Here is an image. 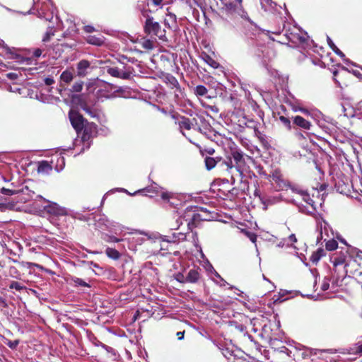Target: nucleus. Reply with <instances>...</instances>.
<instances>
[{"mask_svg": "<svg viewBox=\"0 0 362 362\" xmlns=\"http://www.w3.org/2000/svg\"><path fill=\"white\" fill-rule=\"evenodd\" d=\"M354 350L356 354H362V343H358L357 344H356Z\"/></svg>", "mask_w": 362, "mask_h": 362, "instance_id": "680f3d73", "label": "nucleus"}, {"mask_svg": "<svg viewBox=\"0 0 362 362\" xmlns=\"http://www.w3.org/2000/svg\"><path fill=\"white\" fill-rule=\"evenodd\" d=\"M81 134V140L83 142H88L87 147L90 146V141L97 135L98 126L94 122H87L84 124Z\"/></svg>", "mask_w": 362, "mask_h": 362, "instance_id": "6e6552de", "label": "nucleus"}, {"mask_svg": "<svg viewBox=\"0 0 362 362\" xmlns=\"http://www.w3.org/2000/svg\"><path fill=\"white\" fill-rule=\"evenodd\" d=\"M83 30L87 33H91L94 32L95 30L93 26L88 25L83 27Z\"/></svg>", "mask_w": 362, "mask_h": 362, "instance_id": "13d9d810", "label": "nucleus"}, {"mask_svg": "<svg viewBox=\"0 0 362 362\" xmlns=\"http://www.w3.org/2000/svg\"><path fill=\"white\" fill-rule=\"evenodd\" d=\"M178 124L181 129L190 130L192 128V122L189 118L182 116L178 121Z\"/></svg>", "mask_w": 362, "mask_h": 362, "instance_id": "bb28decb", "label": "nucleus"}, {"mask_svg": "<svg viewBox=\"0 0 362 362\" xmlns=\"http://www.w3.org/2000/svg\"><path fill=\"white\" fill-rule=\"evenodd\" d=\"M231 160L233 159L234 169L235 172V176L241 177L243 171L247 168V163L245 159L252 160V157L245 155L240 150L237 148H233L230 151Z\"/></svg>", "mask_w": 362, "mask_h": 362, "instance_id": "39448f33", "label": "nucleus"}, {"mask_svg": "<svg viewBox=\"0 0 362 362\" xmlns=\"http://www.w3.org/2000/svg\"><path fill=\"white\" fill-rule=\"evenodd\" d=\"M52 170V166L47 160H42L39 163V165L37 167L38 173H48Z\"/></svg>", "mask_w": 362, "mask_h": 362, "instance_id": "c756f323", "label": "nucleus"}, {"mask_svg": "<svg viewBox=\"0 0 362 362\" xmlns=\"http://www.w3.org/2000/svg\"><path fill=\"white\" fill-rule=\"evenodd\" d=\"M0 304L2 305L3 308H6L8 306L6 300L0 296Z\"/></svg>", "mask_w": 362, "mask_h": 362, "instance_id": "774afa93", "label": "nucleus"}, {"mask_svg": "<svg viewBox=\"0 0 362 362\" xmlns=\"http://www.w3.org/2000/svg\"><path fill=\"white\" fill-rule=\"evenodd\" d=\"M185 276L182 273L178 272L175 275V279L181 284H185L187 283V280L185 279Z\"/></svg>", "mask_w": 362, "mask_h": 362, "instance_id": "de8ad7c7", "label": "nucleus"}, {"mask_svg": "<svg viewBox=\"0 0 362 362\" xmlns=\"http://www.w3.org/2000/svg\"><path fill=\"white\" fill-rule=\"evenodd\" d=\"M279 111L278 112V115H285L288 116L286 107L284 105H281L279 107Z\"/></svg>", "mask_w": 362, "mask_h": 362, "instance_id": "864d4df0", "label": "nucleus"}, {"mask_svg": "<svg viewBox=\"0 0 362 362\" xmlns=\"http://www.w3.org/2000/svg\"><path fill=\"white\" fill-rule=\"evenodd\" d=\"M326 255V252L323 248L319 247L313 252L310 257V261L316 265L322 257Z\"/></svg>", "mask_w": 362, "mask_h": 362, "instance_id": "412c9836", "label": "nucleus"}, {"mask_svg": "<svg viewBox=\"0 0 362 362\" xmlns=\"http://www.w3.org/2000/svg\"><path fill=\"white\" fill-rule=\"evenodd\" d=\"M270 178L276 185L278 190H283L288 186V182L284 178L280 169H275L269 174Z\"/></svg>", "mask_w": 362, "mask_h": 362, "instance_id": "9d476101", "label": "nucleus"}, {"mask_svg": "<svg viewBox=\"0 0 362 362\" xmlns=\"http://www.w3.org/2000/svg\"><path fill=\"white\" fill-rule=\"evenodd\" d=\"M10 273L11 274V276L16 278H18L17 274H18V271L15 267H11L10 268Z\"/></svg>", "mask_w": 362, "mask_h": 362, "instance_id": "69168bd1", "label": "nucleus"}, {"mask_svg": "<svg viewBox=\"0 0 362 362\" xmlns=\"http://www.w3.org/2000/svg\"><path fill=\"white\" fill-rule=\"evenodd\" d=\"M141 191H146V192L149 193H158V191L156 189V187H148L146 189H143Z\"/></svg>", "mask_w": 362, "mask_h": 362, "instance_id": "bf43d9fd", "label": "nucleus"}, {"mask_svg": "<svg viewBox=\"0 0 362 362\" xmlns=\"http://www.w3.org/2000/svg\"><path fill=\"white\" fill-rule=\"evenodd\" d=\"M10 289H16V291H21L22 290H25L26 287L25 286H23L21 283L18 281H11V283L9 285Z\"/></svg>", "mask_w": 362, "mask_h": 362, "instance_id": "ea45409f", "label": "nucleus"}, {"mask_svg": "<svg viewBox=\"0 0 362 362\" xmlns=\"http://www.w3.org/2000/svg\"><path fill=\"white\" fill-rule=\"evenodd\" d=\"M221 161L220 157L212 158L206 156L204 159L205 166L208 170L213 169Z\"/></svg>", "mask_w": 362, "mask_h": 362, "instance_id": "393cba45", "label": "nucleus"}, {"mask_svg": "<svg viewBox=\"0 0 362 362\" xmlns=\"http://www.w3.org/2000/svg\"><path fill=\"white\" fill-rule=\"evenodd\" d=\"M42 49L37 48V49H35L33 52V56L35 57H40L42 54Z\"/></svg>", "mask_w": 362, "mask_h": 362, "instance_id": "338daca9", "label": "nucleus"}, {"mask_svg": "<svg viewBox=\"0 0 362 362\" xmlns=\"http://www.w3.org/2000/svg\"><path fill=\"white\" fill-rule=\"evenodd\" d=\"M4 343L10 349H16V347L18 346V344L20 343V340L19 339H16V340L12 341V340L6 339Z\"/></svg>", "mask_w": 362, "mask_h": 362, "instance_id": "37998d69", "label": "nucleus"}, {"mask_svg": "<svg viewBox=\"0 0 362 362\" xmlns=\"http://www.w3.org/2000/svg\"><path fill=\"white\" fill-rule=\"evenodd\" d=\"M329 288V283L328 279H325L321 285V290L325 291Z\"/></svg>", "mask_w": 362, "mask_h": 362, "instance_id": "6e6d98bb", "label": "nucleus"}, {"mask_svg": "<svg viewBox=\"0 0 362 362\" xmlns=\"http://www.w3.org/2000/svg\"><path fill=\"white\" fill-rule=\"evenodd\" d=\"M245 233L253 243L257 241V235L255 233L250 231H245Z\"/></svg>", "mask_w": 362, "mask_h": 362, "instance_id": "603ef678", "label": "nucleus"}, {"mask_svg": "<svg viewBox=\"0 0 362 362\" xmlns=\"http://www.w3.org/2000/svg\"><path fill=\"white\" fill-rule=\"evenodd\" d=\"M259 124V123L254 119H248L246 122H245V125L249 127V128H252L254 129V132L256 131V129H258V125Z\"/></svg>", "mask_w": 362, "mask_h": 362, "instance_id": "c03bdc74", "label": "nucleus"}, {"mask_svg": "<svg viewBox=\"0 0 362 362\" xmlns=\"http://www.w3.org/2000/svg\"><path fill=\"white\" fill-rule=\"evenodd\" d=\"M68 115L71 126L78 135L81 134L83 128H84V124L88 120L78 110L74 109L69 110Z\"/></svg>", "mask_w": 362, "mask_h": 362, "instance_id": "0eeeda50", "label": "nucleus"}, {"mask_svg": "<svg viewBox=\"0 0 362 362\" xmlns=\"http://www.w3.org/2000/svg\"><path fill=\"white\" fill-rule=\"evenodd\" d=\"M196 146L199 148V152L202 156H204V153L213 155L215 153V149L213 147L209 146L203 142L196 144Z\"/></svg>", "mask_w": 362, "mask_h": 362, "instance_id": "a878e982", "label": "nucleus"}, {"mask_svg": "<svg viewBox=\"0 0 362 362\" xmlns=\"http://www.w3.org/2000/svg\"><path fill=\"white\" fill-rule=\"evenodd\" d=\"M313 124L310 121L302 116L296 115L292 117V129H300L304 132L310 130Z\"/></svg>", "mask_w": 362, "mask_h": 362, "instance_id": "1a4fd4ad", "label": "nucleus"}, {"mask_svg": "<svg viewBox=\"0 0 362 362\" xmlns=\"http://www.w3.org/2000/svg\"><path fill=\"white\" fill-rule=\"evenodd\" d=\"M202 279V269L199 267L189 269L185 276L187 283L198 284Z\"/></svg>", "mask_w": 362, "mask_h": 362, "instance_id": "2eb2a0df", "label": "nucleus"}, {"mask_svg": "<svg viewBox=\"0 0 362 362\" xmlns=\"http://www.w3.org/2000/svg\"><path fill=\"white\" fill-rule=\"evenodd\" d=\"M279 120L288 130H291L292 123L288 116L280 115L279 117Z\"/></svg>", "mask_w": 362, "mask_h": 362, "instance_id": "c9c22d12", "label": "nucleus"}, {"mask_svg": "<svg viewBox=\"0 0 362 362\" xmlns=\"http://www.w3.org/2000/svg\"><path fill=\"white\" fill-rule=\"evenodd\" d=\"M71 281L74 286L90 287V284L86 283L84 280L76 276L71 277Z\"/></svg>", "mask_w": 362, "mask_h": 362, "instance_id": "2f4dec72", "label": "nucleus"}, {"mask_svg": "<svg viewBox=\"0 0 362 362\" xmlns=\"http://www.w3.org/2000/svg\"><path fill=\"white\" fill-rule=\"evenodd\" d=\"M218 165L221 168L222 170L226 171L228 174L230 175L231 179L234 180L235 172L231 157L228 156L226 159H222L221 158V161Z\"/></svg>", "mask_w": 362, "mask_h": 362, "instance_id": "dca6fc26", "label": "nucleus"}, {"mask_svg": "<svg viewBox=\"0 0 362 362\" xmlns=\"http://www.w3.org/2000/svg\"><path fill=\"white\" fill-rule=\"evenodd\" d=\"M37 16L40 18H45L46 21H50L52 18V15L49 14L47 16L43 11L37 10Z\"/></svg>", "mask_w": 362, "mask_h": 362, "instance_id": "3c124183", "label": "nucleus"}, {"mask_svg": "<svg viewBox=\"0 0 362 362\" xmlns=\"http://www.w3.org/2000/svg\"><path fill=\"white\" fill-rule=\"evenodd\" d=\"M54 31L52 30V28H49L44 35L43 37H42V41L46 42H48L49 41V40L51 39V37L52 36H54Z\"/></svg>", "mask_w": 362, "mask_h": 362, "instance_id": "a18cd8bd", "label": "nucleus"}, {"mask_svg": "<svg viewBox=\"0 0 362 362\" xmlns=\"http://www.w3.org/2000/svg\"><path fill=\"white\" fill-rule=\"evenodd\" d=\"M160 199L163 201V204L165 207L169 206L170 208H176L179 205V199H177L176 195L171 192H161Z\"/></svg>", "mask_w": 362, "mask_h": 362, "instance_id": "ddd939ff", "label": "nucleus"}, {"mask_svg": "<svg viewBox=\"0 0 362 362\" xmlns=\"http://www.w3.org/2000/svg\"><path fill=\"white\" fill-rule=\"evenodd\" d=\"M141 11L142 16L146 18L144 25V33L151 37H158L160 40H163L165 37V30L162 29L160 23L151 16V11L143 8Z\"/></svg>", "mask_w": 362, "mask_h": 362, "instance_id": "f03ea898", "label": "nucleus"}, {"mask_svg": "<svg viewBox=\"0 0 362 362\" xmlns=\"http://www.w3.org/2000/svg\"><path fill=\"white\" fill-rule=\"evenodd\" d=\"M83 86V81H76L72 86V87L71 88V91L74 92V93H79V92H81L82 90Z\"/></svg>", "mask_w": 362, "mask_h": 362, "instance_id": "a19ab883", "label": "nucleus"}, {"mask_svg": "<svg viewBox=\"0 0 362 362\" xmlns=\"http://www.w3.org/2000/svg\"><path fill=\"white\" fill-rule=\"evenodd\" d=\"M160 199L163 201V204L165 207L169 206L170 208H176L179 205V199H177L176 195L171 192H161Z\"/></svg>", "mask_w": 362, "mask_h": 362, "instance_id": "9b49d317", "label": "nucleus"}, {"mask_svg": "<svg viewBox=\"0 0 362 362\" xmlns=\"http://www.w3.org/2000/svg\"><path fill=\"white\" fill-rule=\"evenodd\" d=\"M208 89L203 85H198L194 88V93L198 97H202L207 94Z\"/></svg>", "mask_w": 362, "mask_h": 362, "instance_id": "473e14b6", "label": "nucleus"}, {"mask_svg": "<svg viewBox=\"0 0 362 362\" xmlns=\"http://www.w3.org/2000/svg\"><path fill=\"white\" fill-rule=\"evenodd\" d=\"M20 191L2 187L1 192L5 195H13L19 193Z\"/></svg>", "mask_w": 362, "mask_h": 362, "instance_id": "49530a36", "label": "nucleus"}, {"mask_svg": "<svg viewBox=\"0 0 362 362\" xmlns=\"http://www.w3.org/2000/svg\"><path fill=\"white\" fill-rule=\"evenodd\" d=\"M45 211L53 216H64L66 214V209L60 206L58 204L52 202L49 204L45 206Z\"/></svg>", "mask_w": 362, "mask_h": 362, "instance_id": "f3484780", "label": "nucleus"}, {"mask_svg": "<svg viewBox=\"0 0 362 362\" xmlns=\"http://www.w3.org/2000/svg\"><path fill=\"white\" fill-rule=\"evenodd\" d=\"M6 76L8 78H9L11 80H16L18 78V75L16 73L11 72V73L7 74Z\"/></svg>", "mask_w": 362, "mask_h": 362, "instance_id": "e2e57ef3", "label": "nucleus"}, {"mask_svg": "<svg viewBox=\"0 0 362 362\" xmlns=\"http://www.w3.org/2000/svg\"><path fill=\"white\" fill-rule=\"evenodd\" d=\"M282 30H285L284 35L291 43L300 45L303 47L308 45L309 36L307 33L303 32L300 28L288 23L284 24Z\"/></svg>", "mask_w": 362, "mask_h": 362, "instance_id": "7ed1b4c3", "label": "nucleus"}, {"mask_svg": "<svg viewBox=\"0 0 362 362\" xmlns=\"http://www.w3.org/2000/svg\"><path fill=\"white\" fill-rule=\"evenodd\" d=\"M163 81L171 89L175 88L177 91L181 92L180 86L177 78L173 75L167 74L164 76Z\"/></svg>", "mask_w": 362, "mask_h": 362, "instance_id": "6ab92c4d", "label": "nucleus"}, {"mask_svg": "<svg viewBox=\"0 0 362 362\" xmlns=\"http://www.w3.org/2000/svg\"><path fill=\"white\" fill-rule=\"evenodd\" d=\"M164 25L168 28L172 29L177 26V17L175 14L173 13H168L167 18L164 20Z\"/></svg>", "mask_w": 362, "mask_h": 362, "instance_id": "5701e85b", "label": "nucleus"}, {"mask_svg": "<svg viewBox=\"0 0 362 362\" xmlns=\"http://www.w3.org/2000/svg\"><path fill=\"white\" fill-rule=\"evenodd\" d=\"M255 134L258 138L259 141L261 142L264 148L269 149L271 147L267 136L263 134L259 129H256Z\"/></svg>", "mask_w": 362, "mask_h": 362, "instance_id": "cd10ccee", "label": "nucleus"}, {"mask_svg": "<svg viewBox=\"0 0 362 362\" xmlns=\"http://www.w3.org/2000/svg\"><path fill=\"white\" fill-rule=\"evenodd\" d=\"M338 247V243L334 239L329 240L325 243V249L328 251L335 250Z\"/></svg>", "mask_w": 362, "mask_h": 362, "instance_id": "e433bc0d", "label": "nucleus"}, {"mask_svg": "<svg viewBox=\"0 0 362 362\" xmlns=\"http://www.w3.org/2000/svg\"><path fill=\"white\" fill-rule=\"evenodd\" d=\"M5 50L6 55L8 59H16L18 62H23L25 59L21 54L15 52L11 48L8 47H4Z\"/></svg>", "mask_w": 362, "mask_h": 362, "instance_id": "b1692460", "label": "nucleus"}, {"mask_svg": "<svg viewBox=\"0 0 362 362\" xmlns=\"http://www.w3.org/2000/svg\"><path fill=\"white\" fill-rule=\"evenodd\" d=\"M204 62L209 64L210 66H211L214 69H217L219 67L220 64L218 62H217L216 60H214L211 56L209 54H205L204 57H203Z\"/></svg>", "mask_w": 362, "mask_h": 362, "instance_id": "72a5a7b5", "label": "nucleus"}, {"mask_svg": "<svg viewBox=\"0 0 362 362\" xmlns=\"http://www.w3.org/2000/svg\"><path fill=\"white\" fill-rule=\"evenodd\" d=\"M107 73L111 76L119 78L122 79H129L131 77V71L121 72L117 67H109L107 69Z\"/></svg>", "mask_w": 362, "mask_h": 362, "instance_id": "a211bd4d", "label": "nucleus"}, {"mask_svg": "<svg viewBox=\"0 0 362 362\" xmlns=\"http://www.w3.org/2000/svg\"><path fill=\"white\" fill-rule=\"evenodd\" d=\"M81 108L91 117H94L95 116V114L92 111L91 108L87 104L85 103L81 105Z\"/></svg>", "mask_w": 362, "mask_h": 362, "instance_id": "8fccbe9b", "label": "nucleus"}, {"mask_svg": "<svg viewBox=\"0 0 362 362\" xmlns=\"http://www.w3.org/2000/svg\"><path fill=\"white\" fill-rule=\"evenodd\" d=\"M105 254L109 258L112 259L114 260H117L121 257V255L119 252V251L112 247H107L105 250Z\"/></svg>", "mask_w": 362, "mask_h": 362, "instance_id": "7c9ffc66", "label": "nucleus"}, {"mask_svg": "<svg viewBox=\"0 0 362 362\" xmlns=\"http://www.w3.org/2000/svg\"><path fill=\"white\" fill-rule=\"evenodd\" d=\"M254 195L255 197H259V199L261 200L262 203L264 204V205H266L267 204V202H269V200L267 199H266L264 197H262L261 196V193H260V191L257 189H256L254 192Z\"/></svg>", "mask_w": 362, "mask_h": 362, "instance_id": "09e8293b", "label": "nucleus"}, {"mask_svg": "<svg viewBox=\"0 0 362 362\" xmlns=\"http://www.w3.org/2000/svg\"><path fill=\"white\" fill-rule=\"evenodd\" d=\"M333 76L335 83L341 89H354L355 84L358 83L347 69H344L342 72H339L337 70L334 71Z\"/></svg>", "mask_w": 362, "mask_h": 362, "instance_id": "20e7f679", "label": "nucleus"}, {"mask_svg": "<svg viewBox=\"0 0 362 362\" xmlns=\"http://www.w3.org/2000/svg\"><path fill=\"white\" fill-rule=\"evenodd\" d=\"M331 262L334 267L344 265L346 274H354L355 264L358 262V264H362V252H357L355 255L351 253L349 248L341 249L339 252H336L331 257Z\"/></svg>", "mask_w": 362, "mask_h": 362, "instance_id": "f257e3e1", "label": "nucleus"}, {"mask_svg": "<svg viewBox=\"0 0 362 362\" xmlns=\"http://www.w3.org/2000/svg\"><path fill=\"white\" fill-rule=\"evenodd\" d=\"M21 264L23 267H27L28 268H31L33 267H36V268L39 269L41 271H47L46 269H45V267L43 266H42L39 264H37V263L22 262H21Z\"/></svg>", "mask_w": 362, "mask_h": 362, "instance_id": "58836bf2", "label": "nucleus"}, {"mask_svg": "<svg viewBox=\"0 0 362 362\" xmlns=\"http://www.w3.org/2000/svg\"><path fill=\"white\" fill-rule=\"evenodd\" d=\"M88 43L96 45L101 46L104 44V38L103 37H96L93 35L88 36L86 39Z\"/></svg>", "mask_w": 362, "mask_h": 362, "instance_id": "c85d7f7f", "label": "nucleus"}, {"mask_svg": "<svg viewBox=\"0 0 362 362\" xmlns=\"http://www.w3.org/2000/svg\"><path fill=\"white\" fill-rule=\"evenodd\" d=\"M141 47L146 50H152L154 47L153 41L151 39L143 38L141 42Z\"/></svg>", "mask_w": 362, "mask_h": 362, "instance_id": "f704fd0d", "label": "nucleus"}, {"mask_svg": "<svg viewBox=\"0 0 362 362\" xmlns=\"http://www.w3.org/2000/svg\"><path fill=\"white\" fill-rule=\"evenodd\" d=\"M328 45L332 51L340 57H344V54L334 45L330 38H328Z\"/></svg>", "mask_w": 362, "mask_h": 362, "instance_id": "4c0bfd02", "label": "nucleus"}, {"mask_svg": "<svg viewBox=\"0 0 362 362\" xmlns=\"http://www.w3.org/2000/svg\"><path fill=\"white\" fill-rule=\"evenodd\" d=\"M103 239L107 243H119L122 240V239L107 234L103 235Z\"/></svg>", "mask_w": 362, "mask_h": 362, "instance_id": "79ce46f5", "label": "nucleus"}, {"mask_svg": "<svg viewBox=\"0 0 362 362\" xmlns=\"http://www.w3.org/2000/svg\"><path fill=\"white\" fill-rule=\"evenodd\" d=\"M90 62L88 60H81L77 64V75L81 77H84L87 74V69L90 67Z\"/></svg>", "mask_w": 362, "mask_h": 362, "instance_id": "aec40b11", "label": "nucleus"}, {"mask_svg": "<svg viewBox=\"0 0 362 362\" xmlns=\"http://www.w3.org/2000/svg\"><path fill=\"white\" fill-rule=\"evenodd\" d=\"M288 241L291 243V245H293L295 243L297 242V238L295 234H291L288 238Z\"/></svg>", "mask_w": 362, "mask_h": 362, "instance_id": "052dcab7", "label": "nucleus"}, {"mask_svg": "<svg viewBox=\"0 0 362 362\" xmlns=\"http://www.w3.org/2000/svg\"><path fill=\"white\" fill-rule=\"evenodd\" d=\"M73 78H74V75L71 73V71H70L67 69L64 71L60 75V81H61L60 87L64 88V85H63V83L68 84V83H71V81L73 80Z\"/></svg>", "mask_w": 362, "mask_h": 362, "instance_id": "4be33fe9", "label": "nucleus"}, {"mask_svg": "<svg viewBox=\"0 0 362 362\" xmlns=\"http://www.w3.org/2000/svg\"><path fill=\"white\" fill-rule=\"evenodd\" d=\"M237 327L239 329V330H240L241 332H243V333L244 337L247 336L250 339H251V340H252V336L246 333V332H245V327L243 325H239V326H238V327Z\"/></svg>", "mask_w": 362, "mask_h": 362, "instance_id": "4d7b16f0", "label": "nucleus"}, {"mask_svg": "<svg viewBox=\"0 0 362 362\" xmlns=\"http://www.w3.org/2000/svg\"><path fill=\"white\" fill-rule=\"evenodd\" d=\"M225 6L231 13H236L242 16L247 14V12L243 10V0H228Z\"/></svg>", "mask_w": 362, "mask_h": 362, "instance_id": "4468645a", "label": "nucleus"}, {"mask_svg": "<svg viewBox=\"0 0 362 362\" xmlns=\"http://www.w3.org/2000/svg\"><path fill=\"white\" fill-rule=\"evenodd\" d=\"M229 362H247L246 359L242 357L233 356L232 358L228 357Z\"/></svg>", "mask_w": 362, "mask_h": 362, "instance_id": "5fc2aeb1", "label": "nucleus"}, {"mask_svg": "<svg viewBox=\"0 0 362 362\" xmlns=\"http://www.w3.org/2000/svg\"><path fill=\"white\" fill-rule=\"evenodd\" d=\"M160 199L163 201V204L165 207L169 206L170 208H176L179 205V199H177L176 195L171 192H161Z\"/></svg>", "mask_w": 362, "mask_h": 362, "instance_id": "f8f14e48", "label": "nucleus"}, {"mask_svg": "<svg viewBox=\"0 0 362 362\" xmlns=\"http://www.w3.org/2000/svg\"><path fill=\"white\" fill-rule=\"evenodd\" d=\"M44 82L47 86H51L54 83V80L51 77H47L44 79Z\"/></svg>", "mask_w": 362, "mask_h": 362, "instance_id": "0e129e2a", "label": "nucleus"}, {"mask_svg": "<svg viewBox=\"0 0 362 362\" xmlns=\"http://www.w3.org/2000/svg\"><path fill=\"white\" fill-rule=\"evenodd\" d=\"M204 220H206V218H204L201 214L194 210H187L183 216L180 217L177 221L182 224V221H185L188 230L192 231L193 228H196L201 221Z\"/></svg>", "mask_w": 362, "mask_h": 362, "instance_id": "423d86ee", "label": "nucleus"}]
</instances>
